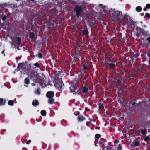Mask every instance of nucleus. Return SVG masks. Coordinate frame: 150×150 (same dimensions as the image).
Listing matches in <instances>:
<instances>
[{
  "label": "nucleus",
  "instance_id": "1",
  "mask_svg": "<svg viewBox=\"0 0 150 150\" xmlns=\"http://www.w3.org/2000/svg\"><path fill=\"white\" fill-rule=\"evenodd\" d=\"M110 15L114 18V20L118 21L122 16V13L118 11H113L110 13Z\"/></svg>",
  "mask_w": 150,
  "mask_h": 150
},
{
  "label": "nucleus",
  "instance_id": "2",
  "mask_svg": "<svg viewBox=\"0 0 150 150\" xmlns=\"http://www.w3.org/2000/svg\"><path fill=\"white\" fill-rule=\"evenodd\" d=\"M75 10L77 17L78 18H81L83 11L81 7L79 6H76L75 8Z\"/></svg>",
  "mask_w": 150,
  "mask_h": 150
},
{
  "label": "nucleus",
  "instance_id": "3",
  "mask_svg": "<svg viewBox=\"0 0 150 150\" xmlns=\"http://www.w3.org/2000/svg\"><path fill=\"white\" fill-rule=\"evenodd\" d=\"M70 88L71 93L73 94L77 92L78 91V88L74 85H71Z\"/></svg>",
  "mask_w": 150,
  "mask_h": 150
},
{
  "label": "nucleus",
  "instance_id": "4",
  "mask_svg": "<svg viewBox=\"0 0 150 150\" xmlns=\"http://www.w3.org/2000/svg\"><path fill=\"white\" fill-rule=\"evenodd\" d=\"M60 83H57L55 84V87H57L59 90H60L61 88L63 86V84L62 83V81H60Z\"/></svg>",
  "mask_w": 150,
  "mask_h": 150
},
{
  "label": "nucleus",
  "instance_id": "5",
  "mask_svg": "<svg viewBox=\"0 0 150 150\" xmlns=\"http://www.w3.org/2000/svg\"><path fill=\"white\" fill-rule=\"evenodd\" d=\"M54 96V93L52 91L48 92L46 93V96L48 98H52Z\"/></svg>",
  "mask_w": 150,
  "mask_h": 150
},
{
  "label": "nucleus",
  "instance_id": "6",
  "mask_svg": "<svg viewBox=\"0 0 150 150\" xmlns=\"http://www.w3.org/2000/svg\"><path fill=\"white\" fill-rule=\"evenodd\" d=\"M32 104L33 105L36 106L39 104V102L38 100H33Z\"/></svg>",
  "mask_w": 150,
  "mask_h": 150
},
{
  "label": "nucleus",
  "instance_id": "7",
  "mask_svg": "<svg viewBox=\"0 0 150 150\" xmlns=\"http://www.w3.org/2000/svg\"><path fill=\"white\" fill-rule=\"evenodd\" d=\"M116 64H117L116 63H115V62L114 63H111L109 64V67L110 68H113L115 67V66Z\"/></svg>",
  "mask_w": 150,
  "mask_h": 150
},
{
  "label": "nucleus",
  "instance_id": "8",
  "mask_svg": "<svg viewBox=\"0 0 150 150\" xmlns=\"http://www.w3.org/2000/svg\"><path fill=\"white\" fill-rule=\"evenodd\" d=\"M136 10L137 12H140L142 10V8L141 7L138 6L136 8Z\"/></svg>",
  "mask_w": 150,
  "mask_h": 150
},
{
  "label": "nucleus",
  "instance_id": "9",
  "mask_svg": "<svg viewBox=\"0 0 150 150\" xmlns=\"http://www.w3.org/2000/svg\"><path fill=\"white\" fill-rule=\"evenodd\" d=\"M49 99L48 100V103L50 104H52L54 102V100L52 98H49Z\"/></svg>",
  "mask_w": 150,
  "mask_h": 150
},
{
  "label": "nucleus",
  "instance_id": "10",
  "mask_svg": "<svg viewBox=\"0 0 150 150\" xmlns=\"http://www.w3.org/2000/svg\"><path fill=\"white\" fill-rule=\"evenodd\" d=\"M5 101H4L3 99L2 98L0 99V105H4L5 103Z\"/></svg>",
  "mask_w": 150,
  "mask_h": 150
},
{
  "label": "nucleus",
  "instance_id": "11",
  "mask_svg": "<svg viewBox=\"0 0 150 150\" xmlns=\"http://www.w3.org/2000/svg\"><path fill=\"white\" fill-rule=\"evenodd\" d=\"M84 119L85 118L83 116H78V120L79 121H83Z\"/></svg>",
  "mask_w": 150,
  "mask_h": 150
},
{
  "label": "nucleus",
  "instance_id": "12",
  "mask_svg": "<svg viewBox=\"0 0 150 150\" xmlns=\"http://www.w3.org/2000/svg\"><path fill=\"white\" fill-rule=\"evenodd\" d=\"M41 114L43 116H45L46 115V112L45 110H42L41 111Z\"/></svg>",
  "mask_w": 150,
  "mask_h": 150
},
{
  "label": "nucleus",
  "instance_id": "13",
  "mask_svg": "<svg viewBox=\"0 0 150 150\" xmlns=\"http://www.w3.org/2000/svg\"><path fill=\"white\" fill-rule=\"evenodd\" d=\"M140 32L142 33L144 35H148V33L147 32L145 31L143 29H141L140 30Z\"/></svg>",
  "mask_w": 150,
  "mask_h": 150
},
{
  "label": "nucleus",
  "instance_id": "14",
  "mask_svg": "<svg viewBox=\"0 0 150 150\" xmlns=\"http://www.w3.org/2000/svg\"><path fill=\"white\" fill-rule=\"evenodd\" d=\"M141 133L143 134H146L147 132V131L146 129H141Z\"/></svg>",
  "mask_w": 150,
  "mask_h": 150
},
{
  "label": "nucleus",
  "instance_id": "15",
  "mask_svg": "<svg viewBox=\"0 0 150 150\" xmlns=\"http://www.w3.org/2000/svg\"><path fill=\"white\" fill-rule=\"evenodd\" d=\"M25 83L27 84H28L30 83L29 79L26 78L25 79Z\"/></svg>",
  "mask_w": 150,
  "mask_h": 150
},
{
  "label": "nucleus",
  "instance_id": "16",
  "mask_svg": "<svg viewBox=\"0 0 150 150\" xmlns=\"http://www.w3.org/2000/svg\"><path fill=\"white\" fill-rule=\"evenodd\" d=\"M40 88H38L36 91H35V94H37L38 95L40 94Z\"/></svg>",
  "mask_w": 150,
  "mask_h": 150
},
{
  "label": "nucleus",
  "instance_id": "17",
  "mask_svg": "<svg viewBox=\"0 0 150 150\" xmlns=\"http://www.w3.org/2000/svg\"><path fill=\"white\" fill-rule=\"evenodd\" d=\"M88 90V89L87 88L84 87L83 88V91L84 93H87Z\"/></svg>",
  "mask_w": 150,
  "mask_h": 150
},
{
  "label": "nucleus",
  "instance_id": "18",
  "mask_svg": "<svg viewBox=\"0 0 150 150\" xmlns=\"http://www.w3.org/2000/svg\"><path fill=\"white\" fill-rule=\"evenodd\" d=\"M8 104L10 105L13 106V105L14 103L13 101L10 100L8 102Z\"/></svg>",
  "mask_w": 150,
  "mask_h": 150
},
{
  "label": "nucleus",
  "instance_id": "19",
  "mask_svg": "<svg viewBox=\"0 0 150 150\" xmlns=\"http://www.w3.org/2000/svg\"><path fill=\"white\" fill-rule=\"evenodd\" d=\"M104 105L103 104H100L99 105V108L100 109H101L104 108Z\"/></svg>",
  "mask_w": 150,
  "mask_h": 150
},
{
  "label": "nucleus",
  "instance_id": "20",
  "mask_svg": "<svg viewBox=\"0 0 150 150\" xmlns=\"http://www.w3.org/2000/svg\"><path fill=\"white\" fill-rule=\"evenodd\" d=\"M34 34L33 33H31L30 35V38L32 39L34 37Z\"/></svg>",
  "mask_w": 150,
  "mask_h": 150
},
{
  "label": "nucleus",
  "instance_id": "21",
  "mask_svg": "<svg viewBox=\"0 0 150 150\" xmlns=\"http://www.w3.org/2000/svg\"><path fill=\"white\" fill-rule=\"evenodd\" d=\"M101 137V135L99 134H96L95 135V137L97 138H99Z\"/></svg>",
  "mask_w": 150,
  "mask_h": 150
},
{
  "label": "nucleus",
  "instance_id": "22",
  "mask_svg": "<svg viewBox=\"0 0 150 150\" xmlns=\"http://www.w3.org/2000/svg\"><path fill=\"white\" fill-rule=\"evenodd\" d=\"M83 33L85 35H87L88 33V31L86 30H84L82 31Z\"/></svg>",
  "mask_w": 150,
  "mask_h": 150
},
{
  "label": "nucleus",
  "instance_id": "23",
  "mask_svg": "<svg viewBox=\"0 0 150 150\" xmlns=\"http://www.w3.org/2000/svg\"><path fill=\"white\" fill-rule=\"evenodd\" d=\"M134 146H138L139 145L140 143L138 142H135V143H134Z\"/></svg>",
  "mask_w": 150,
  "mask_h": 150
},
{
  "label": "nucleus",
  "instance_id": "24",
  "mask_svg": "<svg viewBox=\"0 0 150 150\" xmlns=\"http://www.w3.org/2000/svg\"><path fill=\"white\" fill-rule=\"evenodd\" d=\"M88 24H89V25H90L91 26H92L93 25V22L91 21L89 22H88Z\"/></svg>",
  "mask_w": 150,
  "mask_h": 150
},
{
  "label": "nucleus",
  "instance_id": "25",
  "mask_svg": "<svg viewBox=\"0 0 150 150\" xmlns=\"http://www.w3.org/2000/svg\"><path fill=\"white\" fill-rule=\"evenodd\" d=\"M150 139L149 136H147L144 139V140L145 141H146L149 140Z\"/></svg>",
  "mask_w": 150,
  "mask_h": 150
},
{
  "label": "nucleus",
  "instance_id": "26",
  "mask_svg": "<svg viewBox=\"0 0 150 150\" xmlns=\"http://www.w3.org/2000/svg\"><path fill=\"white\" fill-rule=\"evenodd\" d=\"M36 56L40 58H41L42 57V55L40 53L38 54Z\"/></svg>",
  "mask_w": 150,
  "mask_h": 150
},
{
  "label": "nucleus",
  "instance_id": "27",
  "mask_svg": "<svg viewBox=\"0 0 150 150\" xmlns=\"http://www.w3.org/2000/svg\"><path fill=\"white\" fill-rule=\"evenodd\" d=\"M146 8H149V9L150 8V4H147L146 5Z\"/></svg>",
  "mask_w": 150,
  "mask_h": 150
},
{
  "label": "nucleus",
  "instance_id": "28",
  "mask_svg": "<svg viewBox=\"0 0 150 150\" xmlns=\"http://www.w3.org/2000/svg\"><path fill=\"white\" fill-rule=\"evenodd\" d=\"M34 65L36 67H38L39 66V64L38 63H36L34 64Z\"/></svg>",
  "mask_w": 150,
  "mask_h": 150
},
{
  "label": "nucleus",
  "instance_id": "29",
  "mask_svg": "<svg viewBox=\"0 0 150 150\" xmlns=\"http://www.w3.org/2000/svg\"><path fill=\"white\" fill-rule=\"evenodd\" d=\"M7 18V16H5L3 17L2 18V19L3 20H5Z\"/></svg>",
  "mask_w": 150,
  "mask_h": 150
},
{
  "label": "nucleus",
  "instance_id": "30",
  "mask_svg": "<svg viewBox=\"0 0 150 150\" xmlns=\"http://www.w3.org/2000/svg\"><path fill=\"white\" fill-rule=\"evenodd\" d=\"M31 142V140H29L27 141L26 142V144H29V143Z\"/></svg>",
  "mask_w": 150,
  "mask_h": 150
},
{
  "label": "nucleus",
  "instance_id": "31",
  "mask_svg": "<svg viewBox=\"0 0 150 150\" xmlns=\"http://www.w3.org/2000/svg\"><path fill=\"white\" fill-rule=\"evenodd\" d=\"M146 16L148 17H150V14L148 13H147L146 14Z\"/></svg>",
  "mask_w": 150,
  "mask_h": 150
},
{
  "label": "nucleus",
  "instance_id": "32",
  "mask_svg": "<svg viewBox=\"0 0 150 150\" xmlns=\"http://www.w3.org/2000/svg\"><path fill=\"white\" fill-rule=\"evenodd\" d=\"M147 55L149 57H150V52H148L147 53Z\"/></svg>",
  "mask_w": 150,
  "mask_h": 150
},
{
  "label": "nucleus",
  "instance_id": "33",
  "mask_svg": "<svg viewBox=\"0 0 150 150\" xmlns=\"http://www.w3.org/2000/svg\"><path fill=\"white\" fill-rule=\"evenodd\" d=\"M17 40L18 42L20 41H21V38L20 37L17 38Z\"/></svg>",
  "mask_w": 150,
  "mask_h": 150
},
{
  "label": "nucleus",
  "instance_id": "34",
  "mask_svg": "<svg viewBox=\"0 0 150 150\" xmlns=\"http://www.w3.org/2000/svg\"><path fill=\"white\" fill-rule=\"evenodd\" d=\"M147 40L148 41H149V42L150 43V38H149V37L147 38Z\"/></svg>",
  "mask_w": 150,
  "mask_h": 150
},
{
  "label": "nucleus",
  "instance_id": "35",
  "mask_svg": "<svg viewBox=\"0 0 150 150\" xmlns=\"http://www.w3.org/2000/svg\"><path fill=\"white\" fill-rule=\"evenodd\" d=\"M83 67L85 69H86L87 68V67L85 65H83Z\"/></svg>",
  "mask_w": 150,
  "mask_h": 150
},
{
  "label": "nucleus",
  "instance_id": "36",
  "mask_svg": "<svg viewBox=\"0 0 150 150\" xmlns=\"http://www.w3.org/2000/svg\"><path fill=\"white\" fill-rule=\"evenodd\" d=\"M119 140H115V143H118L119 142Z\"/></svg>",
  "mask_w": 150,
  "mask_h": 150
},
{
  "label": "nucleus",
  "instance_id": "37",
  "mask_svg": "<svg viewBox=\"0 0 150 150\" xmlns=\"http://www.w3.org/2000/svg\"><path fill=\"white\" fill-rule=\"evenodd\" d=\"M71 82V85H74L73 84L74 83V81H72Z\"/></svg>",
  "mask_w": 150,
  "mask_h": 150
},
{
  "label": "nucleus",
  "instance_id": "38",
  "mask_svg": "<svg viewBox=\"0 0 150 150\" xmlns=\"http://www.w3.org/2000/svg\"><path fill=\"white\" fill-rule=\"evenodd\" d=\"M79 47H78L77 48V51H78V52L79 51Z\"/></svg>",
  "mask_w": 150,
  "mask_h": 150
},
{
  "label": "nucleus",
  "instance_id": "39",
  "mask_svg": "<svg viewBox=\"0 0 150 150\" xmlns=\"http://www.w3.org/2000/svg\"><path fill=\"white\" fill-rule=\"evenodd\" d=\"M85 110L86 111H88L89 110V109H87V108H85Z\"/></svg>",
  "mask_w": 150,
  "mask_h": 150
},
{
  "label": "nucleus",
  "instance_id": "40",
  "mask_svg": "<svg viewBox=\"0 0 150 150\" xmlns=\"http://www.w3.org/2000/svg\"><path fill=\"white\" fill-rule=\"evenodd\" d=\"M35 84L34 83H32V86H35Z\"/></svg>",
  "mask_w": 150,
  "mask_h": 150
},
{
  "label": "nucleus",
  "instance_id": "41",
  "mask_svg": "<svg viewBox=\"0 0 150 150\" xmlns=\"http://www.w3.org/2000/svg\"><path fill=\"white\" fill-rule=\"evenodd\" d=\"M2 8V5L0 4V10Z\"/></svg>",
  "mask_w": 150,
  "mask_h": 150
},
{
  "label": "nucleus",
  "instance_id": "42",
  "mask_svg": "<svg viewBox=\"0 0 150 150\" xmlns=\"http://www.w3.org/2000/svg\"><path fill=\"white\" fill-rule=\"evenodd\" d=\"M136 104V103L135 102H134L133 103H132V105H134L135 104Z\"/></svg>",
  "mask_w": 150,
  "mask_h": 150
},
{
  "label": "nucleus",
  "instance_id": "43",
  "mask_svg": "<svg viewBox=\"0 0 150 150\" xmlns=\"http://www.w3.org/2000/svg\"><path fill=\"white\" fill-rule=\"evenodd\" d=\"M4 50H3L2 51V52H1V53L3 54L4 53Z\"/></svg>",
  "mask_w": 150,
  "mask_h": 150
},
{
  "label": "nucleus",
  "instance_id": "44",
  "mask_svg": "<svg viewBox=\"0 0 150 150\" xmlns=\"http://www.w3.org/2000/svg\"><path fill=\"white\" fill-rule=\"evenodd\" d=\"M144 15V13H142L141 14V15L142 16H143Z\"/></svg>",
  "mask_w": 150,
  "mask_h": 150
},
{
  "label": "nucleus",
  "instance_id": "45",
  "mask_svg": "<svg viewBox=\"0 0 150 150\" xmlns=\"http://www.w3.org/2000/svg\"><path fill=\"white\" fill-rule=\"evenodd\" d=\"M147 8H145L144 9V10L145 11H146V9Z\"/></svg>",
  "mask_w": 150,
  "mask_h": 150
},
{
  "label": "nucleus",
  "instance_id": "46",
  "mask_svg": "<svg viewBox=\"0 0 150 150\" xmlns=\"http://www.w3.org/2000/svg\"><path fill=\"white\" fill-rule=\"evenodd\" d=\"M20 44H21V42L20 41L18 42V45H20Z\"/></svg>",
  "mask_w": 150,
  "mask_h": 150
},
{
  "label": "nucleus",
  "instance_id": "47",
  "mask_svg": "<svg viewBox=\"0 0 150 150\" xmlns=\"http://www.w3.org/2000/svg\"><path fill=\"white\" fill-rule=\"evenodd\" d=\"M85 102H86V103H88V102H87V100H85Z\"/></svg>",
  "mask_w": 150,
  "mask_h": 150
},
{
  "label": "nucleus",
  "instance_id": "48",
  "mask_svg": "<svg viewBox=\"0 0 150 150\" xmlns=\"http://www.w3.org/2000/svg\"><path fill=\"white\" fill-rule=\"evenodd\" d=\"M17 48L18 50H20V49L18 47H17Z\"/></svg>",
  "mask_w": 150,
  "mask_h": 150
},
{
  "label": "nucleus",
  "instance_id": "49",
  "mask_svg": "<svg viewBox=\"0 0 150 150\" xmlns=\"http://www.w3.org/2000/svg\"><path fill=\"white\" fill-rule=\"evenodd\" d=\"M119 148H120H120H121V146H120V145H119Z\"/></svg>",
  "mask_w": 150,
  "mask_h": 150
},
{
  "label": "nucleus",
  "instance_id": "50",
  "mask_svg": "<svg viewBox=\"0 0 150 150\" xmlns=\"http://www.w3.org/2000/svg\"><path fill=\"white\" fill-rule=\"evenodd\" d=\"M99 6H102V5H99Z\"/></svg>",
  "mask_w": 150,
  "mask_h": 150
},
{
  "label": "nucleus",
  "instance_id": "51",
  "mask_svg": "<svg viewBox=\"0 0 150 150\" xmlns=\"http://www.w3.org/2000/svg\"><path fill=\"white\" fill-rule=\"evenodd\" d=\"M95 145L96 146H97L96 144H95Z\"/></svg>",
  "mask_w": 150,
  "mask_h": 150
},
{
  "label": "nucleus",
  "instance_id": "52",
  "mask_svg": "<svg viewBox=\"0 0 150 150\" xmlns=\"http://www.w3.org/2000/svg\"><path fill=\"white\" fill-rule=\"evenodd\" d=\"M16 46L15 45H14V46H13V47H16Z\"/></svg>",
  "mask_w": 150,
  "mask_h": 150
},
{
  "label": "nucleus",
  "instance_id": "53",
  "mask_svg": "<svg viewBox=\"0 0 150 150\" xmlns=\"http://www.w3.org/2000/svg\"><path fill=\"white\" fill-rule=\"evenodd\" d=\"M16 46L15 45H14V46H13V47H16Z\"/></svg>",
  "mask_w": 150,
  "mask_h": 150
},
{
  "label": "nucleus",
  "instance_id": "54",
  "mask_svg": "<svg viewBox=\"0 0 150 150\" xmlns=\"http://www.w3.org/2000/svg\"><path fill=\"white\" fill-rule=\"evenodd\" d=\"M13 45H12V47L13 48V47H13Z\"/></svg>",
  "mask_w": 150,
  "mask_h": 150
},
{
  "label": "nucleus",
  "instance_id": "55",
  "mask_svg": "<svg viewBox=\"0 0 150 150\" xmlns=\"http://www.w3.org/2000/svg\"><path fill=\"white\" fill-rule=\"evenodd\" d=\"M4 56H5V54H4Z\"/></svg>",
  "mask_w": 150,
  "mask_h": 150
}]
</instances>
